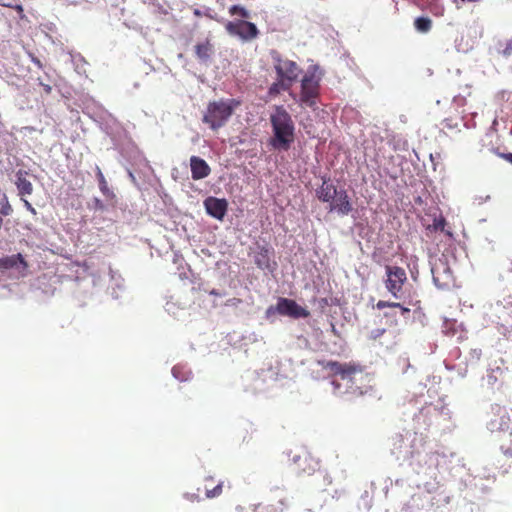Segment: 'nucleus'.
Here are the masks:
<instances>
[{"label":"nucleus","mask_w":512,"mask_h":512,"mask_svg":"<svg viewBox=\"0 0 512 512\" xmlns=\"http://www.w3.org/2000/svg\"><path fill=\"white\" fill-rule=\"evenodd\" d=\"M320 364L337 377L332 381L333 391L337 396L352 400L371 391V377L359 363L326 361Z\"/></svg>","instance_id":"obj_1"},{"label":"nucleus","mask_w":512,"mask_h":512,"mask_svg":"<svg viewBox=\"0 0 512 512\" xmlns=\"http://www.w3.org/2000/svg\"><path fill=\"white\" fill-rule=\"evenodd\" d=\"M272 136L269 145L278 151H287L295 141V124L283 106H275L270 115Z\"/></svg>","instance_id":"obj_2"},{"label":"nucleus","mask_w":512,"mask_h":512,"mask_svg":"<svg viewBox=\"0 0 512 512\" xmlns=\"http://www.w3.org/2000/svg\"><path fill=\"white\" fill-rule=\"evenodd\" d=\"M239 104V101L235 99H221L209 102L202 121L212 130L216 131L227 123Z\"/></svg>","instance_id":"obj_3"},{"label":"nucleus","mask_w":512,"mask_h":512,"mask_svg":"<svg viewBox=\"0 0 512 512\" xmlns=\"http://www.w3.org/2000/svg\"><path fill=\"white\" fill-rule=\"evenodd\" d=\"M319 95L320 77H318L315 72L308 71L301 80V91L298 102L301 106L315 109Z\"/></svg>","instance_id":"obj_4"},{"label":"nucleus","mask_w":512,"mask_h":512,"mask_svg":"<svg viewBox=\"0 0 512 512\" xmlns=\"http://www.w3.org/2000/svg\"><path fill=\"white\" fill-rule=\"evenodd\" d=\"M385 272V288L394 298L401 299L403 286L408 280L405 269L400 266L386 265Z\"/></svg>","instance_id":"obj_5"},{"label":"nucleus","mask_w":512,"mask_h":512,"mask_svg":"<svg viewBox=\"0 0 512 512\" xmlns=\"http://www.w3.org/2000/svg\"><path fill=\"white\" fill-rule=\"evenodd\" d=\"M294 471L299 476H311L320 470L321 464L318 458L307 449H300L293 458Z\"/></svg>","instance_id":"obj_6"},{"label":"nucleus","mask_w":512,"mask_h":512,"mask_svg":"<svg viewBox=\"0 0 512 512\" xmlns=\"http://www.w3.org/2000/svg\"><path fill=\"white\" fill-rule=\"evenodd\" d=\"M28 267L27 261L20 253L2 258V276L8 273L14 278H23L28 275Z\"/></svg>","instance_id":"obj_7"},{"label":"nucleus","mask_w":512,"mask_h":512,"mask_svg":"<svg viewBox=\"0 0 512 512\" xmlns=\"http://www.w3.org/2000/svg\"><path fill=\"white\" fill-rule=\"evenodd\" d=\"M274 68L278 78L285 81L290 86L297 80L301 72L297 63L289 59L277 58Z\"/></svg>","instance_id":"obj_8"},{"label":"nucleus","mask_w":512,"mask_h":512,"mask_svg":"<svg viewBox=\"0 0 512 512\" xmlns=\"http://www.w3.org/2000/svg\"><path fill=\"white\" fill-rule=\"evenodd\" d=\"M225 28L229 34L237 35L243 40L254 39L259 33L254 23L244 20L229 21L225 25Z\"/></svg>","instance_id":"obj_9"},{"label":"nucleus","mask_w":512,"mask_h":512,"mask_svg":"<svg viewBox=\"0 0 512 512\" xmlns=\"http://www.w3.org/2000/svg\"><path fill=\"white\" fill-rule=\"evenodd\" d=\"M274 249L268 245H257V249L254 252V263L261 270H268L273 272L277 263L273 260Z\"/></svg>","instance_id":"obj_10"},{"label":"nucleus","mask_w":512,"mask_h":512,"mask_svg":"<svg viewBox=\"0 0 512 512\" xmlns=\"http://www.w3.org/2000/svg\"><path fill=\"white\" fill-rule=\"evenodd\" d=\"M276 310L280 315L290 316L292 318H307L310 312L298 305L294 300L280 298L276 305Z\"/></svg>","instance_id":"obj_11"},{"label":"nucleus","mask_w":512,"mask_h":512,"mask_svg":"<svg viewBox=\"0 0 512 512\" xmlns=\"http://www.w3.org/2000/svg\"><path fill=\"white\" fill-rule=\"evenodd\" d=\"M288 498L283 492L274 494L266 504H259L256 512H284L288 508Z\"/></svg>","instance_id":"obj_12"},{"label":"nucleus","mask_w":512,"mask_h":512,"mask_svg":"<svg viewBox=\"0 0 512 512\" xmlns=\"http://www.w3.org/2000/svg\"><path fill=\"white\" fill-rule=\"evenodd\" d=\"M206 212L217 220H223L227 213L228 202L226 199L208 197L204 200Z\"/></svg>","instance_id":"obj_13"},{"label":"nucleus","mask_w":512,"mask_h":512,"mask_svg":"<svg viewBox=\"0 0 512 512\" xmlns=\"http://www.w3.org/2000/svg\"><path fill=\"white\" fill-rule=\"evenodd\" d=\"M352 204L346 190H339L335 199L330 203L329 210L336 211L340 215H348L352 211Z\"/></svg>","instance_id":"obj_14"},{"label":"nucleus","mask_w":512,"mask_h":512,"mask_svg":"<svg viewBox=\"0 0 512 512\" xmlns=\"http://www.w3.org/2000/svg\"><path fill=\"white\" fill-rule=\"evenodd\" d=\"M190 169L191 177L193 180L204 179L208 177L211 173V168L208 165V163L198 156H191Z\"/></svg>","instance_id":"obj_15"},{"label":"nucleus","mask_w":512,"mask_h":512,"mask_svg":"<svg viewBox=\"0 0 512 512\" xmlns=\"http://www.w3.org/2000/svg\"><path fill=\"white\" fill-rule=\"evenodd\" d=\"M339 190H337L336 186L329 182V180H324L322 185L316 190L317 198L326 203H331Z\"/></svg>","instance_id":"obj_16"},{"label":"nucleus","mask_w":512,"mask_h":512,"mask_svg":"<svg viewBox=\"0 0 512 512\" xmlns=\"http://www.w3.org/2000/svg\"><path fill=\"white\" fill-rule=\"evenodd\" d=\"M28 172L19 170L16 173V180L15 184L17 186L19 195L23 199L24 196L31 195L33 192V185L32 183L27 179Z\"/></svg>","instance_id":"obj_17"},{"label":"nucleus","mask_w":512,"mask_h":512,"mask_svg":"<svg viewBox=\"0 0 512 512\" xmlns=\"http://www.w3.org/2000/svg\"><path fill=\"white\" fill-rule=\"evenodd\" d=\"M195 54L200 62L206 63L213 54V45L209 40L198 43L195 46Z\"/></svg>","instance_id":"obj_18"},{"label":"nucleus","mask_w":512,"mask_h":512,"mask_svg":"<svg viewBox=\"0 0 512 512\" xmlns=\"http://www.w3.org/2000/svg\"><path fill=\"white\" fill-rule=\"evenodd\" d=\"M213 482L212 476L205 478V496L210 499L219 497L223 492L224 482L220 481L215 486L211 485Z\"/></svg>","instance_id":"obj_19"},{"label":"nucleus","mask_w":512,"mask_h":512,"mask_svg":"<svg viewBox=\"0 0 512 512\" xmlns=\"http://www.w3.org/2000/svg\"><path fill=\"white\" fill-rule=\"evenodd\" d=\"M414 26L417 31L427 33L432 28V20L428 17H418L414 21Z\"/></svg>","instance_id":"obj_20"},{"label":"nucleus","mask_w":512,"mask_h":512,"mask_svg":"<svg viewBox=\"0 0 512 512\" xmlns=\"http://www.w3.org/2000/svg\"><path fill=\"white\" fill-rule=\"evenodd\" d=\"M96 177L98 179V183H99V189L100 191L104 194V195H108L110 193V190L108 188V184H107V181L100 169L99 166H96Z\"/></svg>","instance_id":"obj_21"},{"label":"nucleus","mask_w":512,"mask_h":512,"mask_svg":"<svg viewBox=\"0 0 512 512\" xmlns=\"http://www.w3.org/2000/svg\"><path fill=\"white\" fill-rule=\"evenodd\" d=\"M291 88L285 81L278 78V81L273 83L269 88L270 95H277L281 90H289Z\"/></svg>","instance_id":"obj_22"},{"label":"nucleus","mask_w":512,"mask_h":512,"mask_svg":"<svg viewBox=\"0 0 512 512\" xmlns=\"http://www.w3.org/2000/svg\"><path fill=\"white\" fill-rule=\"evenodd\" d=\"M229 14L234 16L238 15L244 19L249 18L250 14L249 12L242 6L239 5H233L229 8Z\"/></svg>","instance_id":"obj_23"},{"label":"nucleus","mask_w":512,"mask_h":512,"mask_svg":"<svg viewBox=\"0 0 512 512\" xmlns=\"http://www.w3.org/2000/svg\"><path fill=\"white\" fill-rule=\"evenodd\" d=\"M377 309L381 310L384 308H395V307H401V303L399 302H389L384 300H379L376 304Z\"/></svg>","instance_id":"obj_24"},{"label":"nucleus","mask_w":512,"mask_h":512,"mask_svg":"<svg viewBox=\"0 0 512 512\" xmlns=\"http://www.w3.org/2000/svg\"><path fill=\"white\" fill-rule=\"evenodd\" d=\"M445 225H446V221L443 217H440V218H436L434 219V222H433V229L434 230H444L445 228Z\"/></svg>","instance_id":"obj_25"},{"label":"nucleus","mask_w":512,"mask_h":512,"mask_svg":"<svg viewBox=\"0 0 512 512\" xmlns=\"http://www.w3.org/2000/svg\"><path fill=\"white\" fill-rule=\"evenodd\" d=\"M443 124H444V127L447 128V129H455V128H458L459 124L457 121H453L452 118H446L444 121H443Z\"/></svg>","instance_id":"obj_26"},{"label":"nucleus","mask_w":512,"mask_h":512,"mask_svg":"<svg viewBox=\"0 0 512 512\" xmlns=\"http://www.w3.org/2000/svg\"><path fill=\"white\" fill-rule=\"evenodd\" d=\"M502 55L505 57L512 55V39L506 42L505 48L502 50Z\"/></svg>","instance_id":"obj_27"},{"label":"nucleus","mask_w":512,"mask_h":512,"mask_svg":"<svg viewBox=\"0 0 512 512\" xmlns=\"http://www.w3.org/2000/svg\"><path fill=\"white\" fill-rule=\"evenodd\" d=\"M184 497L189 500V501H200V497L198 494H193V493H186L184 495Z\"/></svg>","instance_id":"obj_28"},{"label":"nucleus","mask_w":512,"mask_h":512,"mask_svg":"<svg viewBox=\"0 0 512 512\" xmlns=\"http://www.w3.org/2000/svg\"><path fill=\"white\" fill-rule=\"evenodd\" d=\"M497 155L512 164V153H499Z\"/></svg>","instance_id":"obj_29"},{"label":"nucleus","mask_w":512,"mask_h":512,"mask_svg":"<svg viewBox=\"0 0 512 512\" xmlns=\"http://www.w3.org/2000/svg\"><path fill=\"white\" fill-rule=\"evenodd\" d=\"M22 200L24 201V205H25V207L27 208V210H29V211H30L31 213H33V214H36V210H35V208L31 205V203H30L28 200L24 199V198H23Z\"/></svg>","instance_id":"obj_30"},{"label":"nucleus","mask_w":512,"mask_h":512,"mask_svg":"<svg viewBox=\"0 0 512 512\" xmlns=\"http://www.w3.org/2000/svg\"><path fill=\"white\" fill-rule=\"evenodd\" d=\"M384 333H385V329H376L375 331L372 332V338L376 339V338L382 336Z\"/></svg>","instance_id":"obj_31"},{"label":"nucleus","mask_w":512,"mask_h":512,"mask_svg":"<svg viewBox=\"0 0 512 512\" xmlns=\"http://www.w3.org/2000/svg\"><path fill=\"white\" fill-rule=\"evenodd\" d=\"M11 206L9 204L2 206V215H8L11 211Z\"/></svg>","instance_id":"obj_32"},{"label":"nucleus","mask_w":512,"mask_h":512,"mask_svg":"<svg viewBox=\"0 0 512 512\" xmlns=\"http://www.w3.org/2000/svg\"><path fill=\"white\" fill-rule=\"evenodd\" d=\"M398 308L401 310V313L403 315L410 313V309L407 307H404L402 304H401V307H398Z\"/></svg>","instance_id":"obj_33"},{"label":"nucleus","mask_w":512,"mask_h":512,"mask_svg":"<svg viewBox=\"0 0 512 512\" xmlns=\"http://www.w3.org/2000/svg\"><path fill=\"white\" fill-rule=\"evenodd\" d=\"M43 86V89L46 93H50L51 92V86L50 85H47V84H42Z\"/></svg>","instance_id":"obj_34"},{"label":"nucleus","mask_w":512,"mask_h":512,"mask_svg":"<svg viewBox=\"0 0 512 512\" xmlns=\"http://www.w3.org/2000/svg\"><path fill=\"white\" fill-rule=\"evenodd\" d=\"M210 295H213V296H222V294L220 292H218L216 289H212L210 292H209Z\"/></svg>","instance_id":"obj_35"},{"label":"nucleus","mask_w":512,"mask_h":512,"mask_svg":"<svg viewBox=\"0 0 512 512\" xmlns=\"http://www.w3.org/2000/svg\"><path fill=\"white\" fill-rule=\"evenodd\" d=\"M33 62H34V63H35L39 68H42V64H41V62H40V60H39V59H37V58H33Z\"/></svg>","instance_id":"obj_36"},{"label":"nucleus","mask_w":512,"mask_h":512,"mask_svg":"<svg viewBox=\"0 0 512 512\" xmlns=\"http://www.w3.org/2000/svg\"><path fill=\"white\" fill-rule=\"evenodd\" d=\"M194 15H196V16H201V11H200V10H198V9H196V10L194 11Z\"/></svg>","instance_id":"obj_37"},{"label":"nucleus","mask_w":512,"mask_h":512,"mask_svg":"<svg viewBox=\"0 0 512 512\" xmlns=\"http://www.w3.org/2000/svg\"><path fill=\"white\" fill-rule=\"evenodd\" d=\"M17 9H18L20 12H22V11H23V9H22V7H21V6H17Z\"/></svg>","instance_id":"obj_38"}]
</instances>
